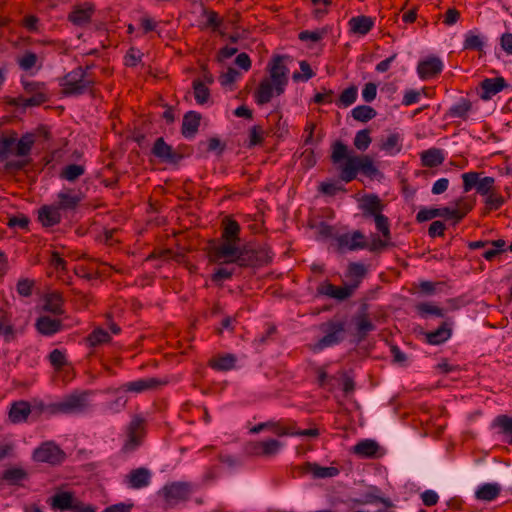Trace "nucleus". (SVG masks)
<instances>
[{"label":"nucleus","instance_id":"nucleus-11","mask_svg":"<svg viewBox=\"0 0 512 512\" xmlns=\"http://www.w3.org/2000/svg\"><path fill=\"white\" fill-rule=\"evenodd\" d=\"M283 447V443L274 438L265 440L251 441L247 443L245 450L248 455L262 458H272L276 456Z\"/></svg>","mask_w":512,"mask_h":512},{"label":"nucleus","instance_id":"nucleus-46","mask_svg":"<svg viewBox=\"0 0 512 512\" xmlns=\"http://www.w3.org/2000/svg\"><path fill=\"white\" fill-rule=\"evenodd\" d=\"M493 427L499 428V433L507 438V442L512 445V417L499 415L493 421Z\"/></svg>","mask_w":512,"mask_h":512},{"label":"nucleus","instance_id":"nucleus-21","mask_svg":"<svg viewBox=\"0 0 512 512\" xmlns=\"http://www.w3.org/2000/svg\"><path fill=\"white\" fill-rule=\"evenodd\" d=\"M443 70V63L438 57H430L426 60L420 61L417 65V73L420 79L428 80Z\"/></svg>","mask_w":512,"mask_h":512},{"label":"nucleus","instance_id":"nucleus-40","mask_svg":"<svg viewBox=\"0 0 512 512\" xmlns=\"http://www.w3.org/2000/svg\"><path fill=\"white\" fill-rule=\"evenodd\" d=\"M367 274V268L364 264L358 262H351L348 265L346 277H348L352 283L349 287H353V291L359 286L362 279Z\"/></svg>","mask_w":512,"mask_h":512},{"label":"nucleus","instance_id":"nucleus-42","mask_svg":"<svg viewBox=\"0 0 512 512\" xmlns=\"http://www.w3.org/2000/svg\"><path fill=\"white\" fill-rule=\"evenodd\" d=\"M500 491L501 487L498 483H485L478 487L475 496L479 500L490 502L499 496Z\"/></svg>","mask_w":512,"mask_h":512},{"label":"nucleus","instance_id":"nucleus-5","mask_svg":"<svg viewBox=\"0 0 512 512\" xmlns=\"http://www.w3.org/2000/svg\"><path fill=\"white\" fill-rule=\"evenodd\" d=\"M194 486L190 482L174 481L167 483L160 490V495L163 497L165 504L172 508L181 502L189 500Z\"/></svg>","mask_w":512,"mask_h":512},{"label":"nucleus","instance_id":"nucleus-2","mask_svg":"<svg viewBox=\"0 0 512 512\" xmlns=\"http://www.w3.org/2000/svg\"><path fill=\"white\" fill-rule=\"evenodd\" d=\"M92 391H74L60 401L50 404L47 408L51 414H83L90 409Z\"/></svg>","mask_w":512,"mask_h":512},{"label":"nucleus","instance_id":"nucleus-15","mask_svg":"<svg viewBox=\"0 0 512 512\" xmlns=\"http://www.w3.org/2000/svg\"><path fill=\"white\" fill-rule=\"evenodd\" d=\"M165 383L166 382H163L158 378L148 377L127 382L120 386L119 388L113 390L110 389L109 391H113L115 393L119 391H124L138 394L149 390H155Z\"/></svg>","mask_w":512,"mask_h":512},{"label":"nucleus","instance_id":"nucleus-18","mask_svg":"<svg viewBox=\"0 0 512 512\" xmlns=\"http://www.w3.org/2000/svg\"><path fill=\"white\" fill-rule=\"evenodd\" d=\"M352 294L353 287H349V285L338 287L333 285L329 281H324L317 287V295L327 296L338 301L346 300L349 297H351Z\"/></svg>","mask_w":512,"mask_h":512},{"label":"nucleus","instance_id":"nucleus-29","mask_svg":"<svg viewBox=\"0 0 512 512\" xmlns=\"http://www.w3.org/2000/svg\"><path fill=\"white\" fill-rule=\"evenodd\" d=\"M151 482V473L147 468L141 467L132 470L127 476L128 486L132 489L147 487Z\"/></svg>","mask_w":512,"mask_h":512},{"label":"nucleus","instance_id":"nucleus-16","mask_svg":"<svg viewBox=\"0 0 512 512\" xmlns=\"http://www.w3.org/2000/svg\"><path fill=\"white\" fill-rule=\"evenodd\" d=\"M151 152L164 163L177 164L182 159V155L168 145L162 137L155 140Z\"/></svg>","mask_w":512,"mask_h":512},{"label":"nucleus","instance_id":"nucleus-12","mask_svg":"<svg viewBox=\"0 0 512 512\" xmlns=\"http://www.w3.org/2000/svg\"><path fill=\"white\" fill-rule=\"evenodd\" d=\"M238 244L224 241L219 245L212 246L209 250L210 261L225 264L234 263V259L240 250Z\"/></svg>","mask_w":512,"mask_h":512},{"label":"nucleus","instance_id":"nucleus-14","mask_svg":"<svg viewBox=\"0 0 512 512\" xmlns=\"http://www.w3.org/2000/svg\"><path fill=\"white\" fill-rule=\"evenodd\" d=\"M84 198L80 190L74 188H63L58 192L54 204L64 212L75 211Z\"/></svg>","mask_w":512,"mask_h":512},{"label":"nucleus","instance_id":"nucleus-45","mask_svg":"<svg viewBox=\"0 0 512 512\" xmlns=\"http://www.w3.org/2000/svg\"><path fill=\"white\" fill-rule=\"evenodd\" d=\"M86 168L81 164H69L63 167L59 173V177L68 182H75L78 178L83 176Z\"/></svg>","mask_w":512,"mask_h":512},{"label":"nucleus","instance_id":"nucleus-64","mask_svg":"<svg viewBox=\"0 0 512 512\" xmlns=\"http://www.w3.org/2000/svg\"><path fill=\"white\" fill-rule=\"evenodd\" d=\"M49 361L57 371L61 370L67 364V359L64 352L59 349H54L50 352Z\"/></svg>","mask_w":512,"mask_h":512},{"label":"nucleus","instance_id":"nucleus-44","mask_svg":"<svg viewBox=\"0 0 512 512\" xmlns=\"http://www.w3.org/2000/svg\"><path fill=\"white\" fill-rule=\"evenodd\" d=\"M89 347H98L100 345L109 343L111 341L110 334L101 327L92 330L91 333L85 338Z\"/></svg>","mask_w":512,"mask_h":512},{"label":"nucleus","instance_id":"nucleus-36","mask_svg":"<svg viewBox=\"0 0 512 512\" xmlns=\"http://www.w3.org/2000/svg\"><path fill=\"white\" fill-rule=\"evenodd\" d=\"M452 335V329L447 322H443L436 330L426 334V341L431 345H439L446 342Z\"/></svg>","mask_w":512,"mask_h":512},{"label":"nucleus","instance_id":"nucleus-37","mask_svg":"<svg viewBox=\"0 0 512 512\" xmlns=\"http://www.w3.org/2000/svg\"><path fill=\"white\" fill-rule=\"evenodd\" d=\"M64 299L61 293L59 292H51L45 296L44 299V310L50 312L54 315H62L64 313L63 310Z\"/></svg>","mask_w":512,"mask_h":512},{"label":"nucleus","instance_id":"nucleus-34","mask_svg":"<svg viewBox=\"0 0 512 512\" xmlns=\"http://www.w3.org/2000/svg\"><path fill=\"white\" fill-rule=\"evenodd\" d=\"M402 137L398 132L390 133L381 139L380 149L388 155H396L402 150Z\"/></svg>","mask_w":512,"mask_h":512},{"label":"nucleus","instance_id":"nucleus-17","mask_svg":"<svg viewBox=\"0 0 512 512\" xmlns=\"http://www.w3.org/2000/svg\"><path fill=\"white\" fill-rule=\"evenodd\" d=\"M296 469L299 471V474H310L314 479L333 478L340 473L337 467H324L314 462H305L299 465Z\"/></svg>","mask_w":512,"mask_h":512},{"label":"nucleus","instance_id":"nucleus-7","mask_svg":"<svg viewBox=\"0 0 512 512\" xmlns=\"http://www.w3.org/2000/svg\"><path fill=\"white\" fill-rule=\"evenodd\" d=\"M324 336L315 344V350H323L342 342L345 332V323L343 321H328L321 325Z\"/></svg>","mask_w":512,"mask_h":512},{"label":"nucleus","instance_id":"nucleus-20","mask_svg":"<svg viewBox=\"0 0 512 512\" xmlns=\"http://www.w3.org/2000/svg\"><path fill=\"white\" fill-rule=\"evenodd\" d=\"M508 86L503 77L485 78L480 82V98L484 101L490 100Z\"/></svg>","mask_w":512,"mask_h":512},{"label":"nucleus","instance_id":"nucleus-61","mask_svg":"<svg viewBox=\"0 0 512 512\" xmlns=\"http://www.w3.org/2000/svg\"><path fill=\"white\" fill-rule=\"evenodd\" d=\"M495 187V179L490 176H485L483 178H480L478 185L476 187V191L481 196H486L489 193H491Z\"/></svg>","mask_w":512,"mask_h":512},{"label":"nucleus","instance_id":"nucleus-3","mask_svg":"<svg viewBox=\"0 0 512 512\" xmlns=\"http://www.w3.org/2000/svg\"><path fill=\"white\" fill-rule=\"evenodd\" d=\"M358 172L372 179L380 174L370 156L353 155L341 165L339 176L342 181L349 183L356 179Z\"/></svg>","mask_w":512,"mask_h":512},{"label":"nucleus","instance_id":"nucleus-49","mask_svg":"<svg viewBox=\"0 0 512 512\" xmlns=\"http://www.w3.org/2000/svg\"><path fill=\"white\" fill-rule=\"evenodd\" d=\"M351 156L349 155V150L346 144H344L341 141H336L332 145V152H331V161L334 164H339L342 161H347L348 158Z\"/></svg>","mask_w":512,"mask_h":512},{"label":"nucleus","instance_id":"nucleus-35","mask_svg":"<svg viewBox=\"0 0 512 512\" xmlns=\"http://www.w3.org/2000/svg\"><path fill=\"white\" fill-rule=\"evenodd\" d=\"M74 494L72 492H59L51 498V506L61 511L72 510L76 505Z\"/></svg>","mask_w":512,"mask_h":512},{"label":"nucleus","instance_id":"nucleus-1","mask_svg":"<svg viewBox=\"0 0 512 512\" xmlns=\"http://www.w3.org/2000/svg\"><path fill=\"white\" fill-rule=\"evenodd\" d=\"M288 56L276 55L267 65L268 77L263 78L254 92L255 102L262 106L269 103L274 96L282 95L289 82V69L286 65Z\"/></svg>","mask_w":512,"mask_h":512},{"label":"nucleus","instance_id":"nucleus-41","mask_svg":"<svg viewBox=\"0 0 512 512\" xmlns=\"http://www.w3.org/2000/svg\"><path fill=\"white\" fill-rule=\"evenodd\" d=\"M379 445L376 441L365 439L353 447V452L362 458H374L377 455Z\"/></svg>","mask_w":512,"mask_h":512},{"label":"nucleus","instance_id":"nucleus-28","mask_svg":"<svg viewBox=\"0 0 512 512\" xmlns=\"http://www.w3.org/2000/svg\"><path fill=\"white\" fill-rule=\"evenodd\" d=\"M31 413V406L28 401L19 400L11 404L9 410V419L12 423L18 424L26 422Z\"/></svg>","mask_w":512,"mask_h":512},{"label":"nucleus","instance_id":"nucleus-47","mask_svg":"<svg viewBox=\"0 0 512 512\" xmlns=\"http://www.w3.org/2000/svg\"><path fill=\"white\" fill-rule=\"evenodd\" d=\"M194 98L197 104L204 105L210 98V89L201 79H195L192 83Z\"/></svg>","mask_w":512,"mask_h":512},{"label":"nucleus","instance_id":"nucleus-23","mask_svg":"<svg viewBox=\"0 0 512 512\" xmlns=\"http://www.w3.org/2000/svg\"><path fill=\"white\" fill-rule=\"evenodd\" d=\"M374 18L366 15L354 16L349 19V32L359 36L367 35L374 27Z\"/></svg>","mask_w":512,"mask_h":512},{"label":"nucleus","instance_id":"nucleus-33","mask_svg":"<svg viewBox=\"0 0 512 512\" xmlns=\"http://www.w3.org/2000/svg\"><path fill=\"white\" fill-rule=\"evenodd\" d=\"M222 226H223V229H222L221 238L223 241H229V242H235V243L240 242L241 227L236 220H234L230 217H226L222 222Z\"/></svg>","mask_w":512,"mask_h":512},{"label":"nucleus","instance_id":"nucleus-38","mask_svg":"<svg viewBox=\"0 0 512 512\" xmlns=\"http://www.w3.org/2000/svg\"><path fill=\"white\" fill-rule=\"evenodd\" d=\"M471 110L472 102L468 98H460L459 101L448 109L446 116L466 120Z\"/></svg>","mask_w":512,"mask_h":512},{"label":"nucleus","instance_id":"nucleus-25","mask_svg":"<svg viewBox=\"0 0 512 512\" xmlns=\"http://www.w3.org/2000/svg\"><path fill=\"white\" fill-rule=\"evenodd\" d=\"M38 219L44 227H53L61 222V210L54 203L43 205L38 211Z\"/></svg>","mask_w":512,"mask_h":512},{"label":"nucleus","instance_id":"nucleus-26","mask_svg":"<svg viewBox=\"0 0 512 512\" xmlns=\"http://www.w3.org/2000/svg\"><path fill=\"white\" fill-rule=\"evenodd\" d=\"M237 357L232 353L218 354L208 361V366L220 372L233 370L236 367Z\"/></svg>","mask_w":512,"mask_h":512},{"label":"nucleus","instance_id":"nucleus-62","mask_svg":"<svg viewBox=\"0 0 512 512\" xmlns=\"http://www.w3.org/2000/svg\"><path fill=\"white\" fill-rule=\"evenodd\" d=\"M463 180V191L465 193L471 191L473 188L476 189L480 180V173L478 172H467L462 174Z\"/></svg>","mask_w":512,"mask_h":512},{"label":"nucleus","instance_id":"nucleus-50","mask_svg":"<svg viewBox=\"0 0 512 512\" xmlns=\"http://www.w3.org/2000/svg\"><path fill=\"white\" fill-rule=\"evenodd\" d=\"M352 117L360 122H368L376 116V110L371 106L359 105L352 109Z\"/></svg>","mask_w":512,"mask_h":512},{"label":"nucleus","instance_id":"nucleus-43","mask_svg":"<svg viewBox=\"0 0 512 512\" xmlns=\"http://www.w3.org/2000/svg\"><path fill=\"white\" fill-rule=\"evenodd\" d=\"M485 45V37L470 30L465 34L463 41V49L470 51L482 52Z\"/></svg>","mask_w":512,"mask_h":512},{"label":"nucleus","instance_id":"nucleus-30","mask_svg":"<svg viewBox=\"0 0 512 512\" xmlns=\"http://www.w3.org/2000/svg\"><path fill=\"white\" fill-rule=\"evenodd\" d=\"M37 331L44 336H52L62 329V321L49 316H41L36 321Z\"/></svg>","mask_w":512,"mask_h":512},{"label":"nucleus","instance_id":"nucleus-54","mask_svg":"<svg viewBox=\"0 0 512 512\" xmlns=\"http://www.w3.org/2000/svg\"><path fill=\"white\" fill-rule=\"evenodd\" d=\"M372 142L369 129H363L356 133L353 144L359 151H366Z\"/></svg>","mask_w":512,"mask_h":512},{"label":"nucleus","instance_id":"nucleus-53","mask_svg":"<svg viewBox=\"0 0 512 512\" xmlns=\"http://www.w3.org/2000/svg\"><path fill=\"white\" fill-rule=\"evenodd\" d=\"M489 244L493 248L486 250L482 254L483 258L486 259L487 261H492L496 256H498L506 251V249H505L506 242L503 239L489 241Z\"/></svg>","mask_w":512,"mask_h":512},{"label":"nucleus","instance_id":"nucleus-58","mask_svg":"<svg viewBox=\"0 0 512 512\" xmlns=\"http://www.w3.org/2000/svg\"><path fill=\"white\" fill-rule=\"evenodd\" d=\"M249 143L248 147H255L264 142L265 131L262 126L254 125L249 130Z\"/></svg>","mask_w":512,"mask_h":512},{"label":"nucleus","instance_id":"nucleus-52","mask_svg":"<svg viewBox=\"0 0 512 512\" xmlns=\"http://www.w3.org/2000/svg\"><path fill=\"white\" fill-rule=\"evenodd\" d=\"M234 263L241 267L254 266L256 263L255 251L240 248L236 258L234 259Z\"/></svg>","mask_w":512,"mask_h":512},{"label":"nucleus","instance_id":"nucleus-9","mask_svg":"<svg viewBox=\"0 0 512 512\" xmlns=\"http://www.w3.org/2000/svg\"><path fill=\"white\" fill-rule=\"evenodd\" d=\"M23 329L16 325V318L9 308L0 306V341L9 344L15 341Z\"/></svg>","mask_w":512,"mask_h":512},{"label":"nucleus","instance_id":"nucleus-59","mask_svg":"<svg viewBox=\"0 0 512 512\" xmlns=\"http://www.w3.org/2000/svg\"><path fill=\"white\" fill-rule=\"evenodd\" d=\"M233 274H234L233 269H228L226 267H220V268H217L214 271V273L211 275V281L215 285L221 287L224 281L232 278Z\"/></svg>","mask_w":512,"mask_h":512},{"label":"nucleus","instance_id":"nucleus-63","mask_svg":"<svg viewBox=\"0 0 512 512\" xmlns=\"http://www.w3.org/2000/svg\"><path fill=\"white\" fill-rule=\"evenodd\" d=\"M376 229L383 235L384 238L387 240L390 239V224L389 219L385 215L378 214L376 216H373Z\"/></svg>","mask_w":512,"mask_h":512},{"label":"nucleus","instance_id":"nucleus-55","mask_svg":"<svg viewBox=\"0 0 512 512\" xmlns=\"http://www.w3.org/2000/svg\"><path fill=\"white\" fill-rule=\"evenodd\" d=\"M19 67L23 71H31L38 63V56L31 51H26L17 59Z\"/></svg>","mask_w":512,"mask_h":512},{"label":"nucleus","instance_id":"nucleus-8","mask_svg":"<svg viewBox=\"0 0 512 512\" xmlns=\"http://www.w3.org/2000/svg\"><path fill=\"white\" fill-rule=\"evenodd\" d=\"M126 433L127 439L121 451L128 454L135 451L142 444L145 435V420L140 416L133 417L127 427Z\"/></svg>","mask_w":512,"mask_h":512},{"label":"nucleus","instance_id":"nucleus-4","mask_svg":"<svg viewBox=\"0 0 512 512\" xmlns=\"http://www.w3.org/2000/svg\"><path fill=\"white\" fill-rule=\"evenodd\" d=\"M89 66H78L67 73L60 82L62 94L65 96H79L90 90L95 81L88 77Z\"/></svg>","mask_w":512,"mask_h":512},{"label":"nucleus","instance_id":"nucleus-10","mask_svg":"<svg viewBox=\"0 0 512 512\" xmlns=\"http://www.w3.org/2000/svg\"><path fill=\"white\" fill-rule=\"evenodd\" d=\"M453 207H441V218L452 220L458 224L473 209L475 200L469 196H462L453 201Z\"/></svg>","mask_w":512,"mask_h":512},{"label":"nucleus","instance_id":"nucleus-48","mask_svg":"<svg viewBox=\"0 0 512 512\" xmlns=\"http://www.w3.org/2000/svg\"><path fill=\"white\" fill-rule=\"evenodd\" d=\"M35 142V135L31 133L24 134L16 143L15 154L17 156H27L30 154L32 146Z\"/></svg>","mask_w":512,"mask_h":512},{"label":"nucleus","instance_id":"nucleus-39","mask_svg":"<svg viewBox=\"0 0 512 512\" xmlns=\"http://www.w3.org/2000/svg\"><path fill=\"white\" fill-rule=\"evenodd\" d=\"M444 160V153L439 148H430L421 153V162L424 167H437L441 165L444 162Z\"/></svg>","mask_w":512,"mask_h":512},{"label":"nucleus","instance_id":"nucleus-6","mask_svg":"<svg viewBox=\"0 0 512 512\" xmlns=\"http://www.w3.org/2000/svg\"><path fill=\"white\" fill-rule=\"evenodd\" d=\"M32 459L35 462L56 466L64 462L66 454L55 442L46 441L34 449Z\"/></svg>","mask_w":512,"mask_h":512},{"label":"nucleus","instance_id":"nucleus-57","mask_svg":"<svg viewBox=\"0 0 512 512\" xmlns=\"http://www.w3.org/2000/svg\"><path fill=\"white\" fill-rule=\"evenodd\" d=\"M288 436H307L316 438L320 435L318 428L299 429L297 423L294 420H290Z\"/></svg>","mask_w":512,"mask_h":512},{"label":"nucleus","instance_id":"nucleus-56","mask_svg":"<svg viewBox=\"0 0 512 512\" xmlns=\"http://www.w3.org/2000/svg\"><path fill=\"white\" fill-rule=\"evenodd\" d=\"M484 203L489 210H498L505 203V199L497 189H494L485 196Z\"/></svg>","mask_w":512,"mask_h":512},{"label":"nucleus","instance_id":"nucleus-22","mask_svg":"<svg viewBox=\"0 0 512 512\" xmlns=\"http://www.w3.org/2000/svg\"><path fill=\"white\" fill-rule=\"evenodd\" d=\"M354 323L359 340H364L369 332L375 329V325L372 323L368 315L366 305H363L360 311L355 315Z\"/></svg>","mask_w":512,"mask_h":512},{"label":"nucleus","instance_id":"nucleus-13","mask_svg":"<svg viewBox=\"0 0 512 512\" xmlns=\"http://www.w3.org/2000/svg\"><path fill=\"white\" fill-rule=\"evenodd\" d=\"M337 251L343 253L347 250L356 251L367 248L364 234L357 230L353 233H344L335 237Z\"/></svg>","mask_w":512,"mask_h":512},{"label":"nucleus","instance_id":"nucleus-60","mask_svg":"<svg viewBox=\"0 0 512 512\" xmlns=\"http://www.w3.org/2000/svg\"><path fill=\"white\" fill-rule=\"evenodd\" d=\"M416 310L419 315L422 317L427 316L428 314L435 315L437 317H444V311L443 309L431 304V303H419L416 306Z\"/></svg>","mask_w":512,"mask_h":512},{"label":"nucleus","instance_id":"nucleus-32","mask_svg":"<svg viewBox=\"0 0 512 512\" xmlns=\"http://www.w3.org/2000/svg\"><path fill=\"white\" fill-rule=\"evenodd\" d=\"M1 479L10 486H23L29 479V473L21 467H11L3 471Z\"/></svg>","mask_w":512,"mask_h":512},{"label":"nucleus","instance_id":"nucleus-31","mask_svg":"<svg viewBox=\"0 0 512 512\" xmlns=\"http://www.w3.org/2000/svg\"><path fill=\"white\" fill-rule=\"evenodd\" d=\"M360 208L363 211L364 217L367 218L381 214L384 205L377 195L370 194L363 197Z\"/></svg>","mask_w":512,"mask_h":512},{"label":"nucleus","instance_id":"nucleus-51","mask_svg":"<svg viewBox=\"0 0 512 512\" xmlns=\"http://www.w3.org/2000/svg\"><path fill=\"white\" fill-rule=\"evenodd\" d=\"M357 96L358 89L356 86L352 85L342 91L338 100L336 101V105L338 107H348L357 100Z\"/></svg>","mask_w":512,"mask_h":512},{"label":"nucleus","instance_id":"nucleus-27","mask_svg":"<svg viewBox=\"0 0 512 512\" xmlns=\"http://www.w3.org/2000/svg\"><path fill=\"white\" fill-rule=\"evenodd\" d=\"M201 114L196 111H188L183 116L181 133L185 138H193L198 132Z\"/></svg>","mask_w":512,"mask_h":512},{"label":"nucleus","instance_id":"nucleus-19","mask_svg":"<svg viewBox=\"0 0 512 512\" xmlns=\"http://www.w3.org/2000/svg\"><path fill=\"white\" fill-rule=\"evenodd\" d=\"M291 419L269 420L261 422L250 429V433L258 434L261 431L269 430L278 437L288 436Z\"/></svg>","mask_w":512,"mask_h":512},{"label":"nucleus","instance_id":"nucleus-24","mask_svg":"<svg viewBox=\"0 0 512 512\" xmlns=\"http://www.w3.org/2000/svg\"><path fill=\"white\" fill-rule=\"evenodd\" d=\"M94 10V6L89 3H86L83 6H75L68 14V20L75 26L82 27L90 22Z\"/></svg>","mask_w":512,"mask_h":512}]
</instances>
